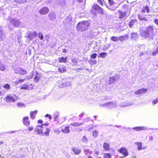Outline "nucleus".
<instances>
[{
  "label": "nucleus",
  "instance_id": "052dcab7",
  "mask_svg": "<svg viewBox=\"0 0 158 158\" xmlns=\"http://www.w3.org/2000/svg\"><path fill=\"white\" fill-rule=\"evenodd\" d=\"M58 115H55L54 117V120H56V119L57 118Z\"/></svg>",
  "mask_w": 158,
  "mask_h": 158
},
{
  "label": "nucleus",
  "instance_id": "58836bf2",
  "mask_svg": "<svg viewBox=\"0 0 158 158\" xmlns=\"http://www.w3.org/2000/svg\"><path fill=\"white\" fill-rule=\"evenodd\" d=\"M103 157L104 158H111V156L110 154L106 153L104 154Z\"/></svg>",
  "mask_w": 158,
  "mask_h": 158
},
{
  "label": "nucleus",
  "instance_id": "dca6fc26",
  "mask_svg": "<svg viewBox=\"0 0 158 158\" xmlns=\"http://www.w3.org/2000/svg\"><path fill=\"white\" fill-rule=\"evenodd\" d=\"M28 117H25L23 119V123L26 126H29L30 124V123L28 121Z\"/></svg>",
  "mask_w": 158,
  "mask_h": 158
},
{
  "label": "nucleus",
  "instance_id": "393cba45",
  "mask_svg": "<svg viewBox=\"0 0 158 158\" xmlns=\"http://www.w3.org/2000/svg\"><path fill=\"white\" fill-rule=\"evenodd\" d=\"M40 78V74L38 73L37 71H36V75L34 78L35 81L38 82Z\"/></svg>",
  "mask_w": 158,
  "mask_h": 158
},
{
  "label": "nucleus",
  "instance_id": "c9c22d12",
  "mask_svg": "<svg viewBox=\"0 0 158 158\" xmlns=\"http://www.w3.org/2000/svg\"><path fill=\"white\" fill-rule=\"evenodd\" d=\"M97 63V61L95 60H89V63L91 65L96 64Z\"/></svg>",
  "mask_w": 158,
  "mask_h": 158
},
{
  "label": "nucleus",
  "instance_id": "7c9ffc66",
  "mask_svg": "<svg viewBox=\"0 0 158 158\" xmlns=\"http://www.w3.org/2000/svg\"><path fill=\"white\" fill-rule=\"evenodd\" d=\"M137 17L139 20L141 21H146L147 20V19L144 16L141 15L139 14H138Z\"/></svg>",
  "mask_w": 158,
  "mask_h": 158
},
{
  "label": "nucleus",
  "instance_id": "9b49d317",
  "mask_svg": "<svg viewBox=\"0 0 158 158\" xmlns=\"http://www.w3.org/2000/svg\"><path fill=\"white\" fill-rule=\"evenodd\" d=\"M120 78L118 75H116L113 77L110 78L109 81L110 84H113L115 81H117Z\"/></svg>",
  "mask_w": 158,
  "mask_h": 158
},
{
  "label": "nucleus",
  "instance_id": "5701e85b",
  "mask_svg": "<svg viewBox=\"0 0 158 158\" xmlns=\"http://www.w3.org/2000/svg\"><path fill=\"white\" fill-rule=\"evenodd\" d=\"M132 104L131 102H122L119 104V106L121 107H125L131 105Z\"/></svg>",
  "mask_w": 158,
  "mask_h": 158
},
{
  "label": "nucleus",
  "instance_id": "6e6d98bb",
  "mask_svg": "<svg viewBox=\"0 0 158 158\" xmlns=\"http://www.w3.org/2000/svg\"><path fill=\"white\" fill-rule=\"evenodd\" d=\"M31 76H30L29 77V78L30 79L34 77V73L33 72H32L31 73Z\"/></svg>",
  "mask_w": 158,
  "mask_h": 158
},
{
  "label": "nucleus",
  "instance_id": "4468645a",
  "mask_svg": "<svg viewBox=\"0 0 158 158\" xmlns=\"http://www.w3.org/2000/svg\"><path fill=\"white\" fill-rule=\"evenodd\" d=\"M71 150L73 152L74 154L75 155H79L81 152V150L76 147H73L71 149Z\"/></svg>",
  "mask_w": 158,
  "mask_h": 158
},
{
  "label": "nucleus",
  "instance_id": "0e129e2a",
  "mask_svg": "<svg viewBox=\"0 0 158 158\" xmlns=\"http://www.w3.org/2000/svg\"><path fill=\"white\" fill-rule=\"evenodd\" d=\"M28 130L29 131H31L33 130V128L32 127H29Z\"/></svg>",
  "mask_w": 158,
  "mask_h": 158
},
{
  "label": "nucleus",
  "instance_id": "72a5a7b5",
  "mask_svg": "<svg viewBox=\"0 0 158 158\" xmlns=\"http://www.w3.org/2000/svg\"><path fill=\"white\" fill-rule=\"evenodd\" d=\"M107 56V53L105 52H103L100 53L99 55L98 56V57L104 58Z\"/></svg>",
  "mask_w": 158,
  "mask_h": 158
},
{
  "label": "nucleus",
  "instance_id": "20e7f679",
  "mask_svg": "<svg viewBox=\"0 0 158 158\" xmlns=\"http://www.w3.org/2000/svg\"><path fill=\"white\" fill-rule=\"evenodd\" d=\"M18 99L17 96L13 94L8 95L4 98V100L8 103L13 102L17 100Z\"/></svg>",
  "mask_w": 158,
  "mask_h": 158
},
{
  "label": "nucleus",
  "instance_id": "2f4dec72",
  "mask_svg": "<svg viewBox=\"0 0 158 158\" xmlns=\"http://www.w3.org/2000/svg\"><path fill=\"white\" fill-rule=\"evenodd\" d=\"M137 20L136 19H134L131 20L129 24V26L130 27H132V26L134 25L135 23L137 22Z\"/></svg>",
  "mask_w": 158,
  "mask_h": 158
},
{
  "label": "nucleus",
  "instance_id": "9d476101",
  "mask_svg": "<svg viewBox=\"0 0 158 158\" xmlns=\"http://www.w3.org/2000/svg\"><path fill=\"white\" fill-rule=\"evenodd\" d=\"M71 84V81H64L63 82H61V85H60V87L62 88H63L68 86H70Z\"/></svg>",
  "mask_w": 158,
  "mask_h": 158
},
{
  "label": "nucleus",
  "instance_id": "13d9d810",
  "mask_svg": "<svg viewBox=\"0 0 158 158\" xmlns=\"http://www.w3.org/2000/svg\"><path fill=\"white\" fill-rule=\"evenodd\" d=\"M25 79H19L18 80V82H23L25 80Z\"/></svg>",
  "mask_w": 158,
  "mask_h": 158
},
{
  "label": "nucleus",
  "instance_id": "bb28decb",
  "mask_svg": "<svg viewBox=\"0 0 158 158\" xmlns=\"http://www.w3.org/2000/svg\"><path fill=\"white\" fill-rule=\"evenodd\" d=\"M58 60L60 63H65L67 62V57H61L58 59Z\"/></svg>",
  "mask_w": 158,
  "mask_h": 158
},
{
  "label": "nucleus",
  "instance_id": "c03bdc74",
  "mask_svg": "<svg viewBox=\"0 0 158 158\" xmlns=\"http://www.w3.org/2000/svg\"><path fill=\"white\" fill-rule=\"evenodd\" d=\"M15 2H16L17 3H23L27 2L26 0H20L19 1H15Z\"/></svg>",
  "mask_w": 158,
  "mask_h": 158
},
{
  "label": "nucleus",
  "instance_id": "4d7b16f0",
  "mask_svg": "<svg viewBox=\"0 0 158 158\" xmlns=\"http://www.w3.org/2000/svg\"><path fill=\"white\" fill-rule=\"evenodd\" d=\"M98 1L100 5H103V3L102 2L101 0H98Z\"/></svg>",
  "mask_w": 158,
  "mask_h": 158
},
{
  "label": "nucleus",
  "instance_id": "2eb2a0df",
  "mask_svg": "<svg viewBox=\"0 0 158 158\" xmlns=\"http://www.w3.org/2000/svg\"><path fill=\"white\" fill-rule=\"evenodd\" d=\"M49 11V9L47 7H44L41 9L40 10V13L41 14L45 15L47 14Z\"/></svg>",
  "mask_w": 158,
  "mask_h": 158
},
{
  "label": "nucleus",
  "instance_id": "680f3d73",
  "mask_svg": "<svg viewBox=\"0 0 158 158\" xmlns=\"http://www.w3.org/2000/svg\"><path fill=\"white\" fill-rule=\"evenodd\" d=\"M43 121L41 120H38L37 123L38 124H40L42 123Z\"/></svg>",
  "mask_w": 158,
  "mask_h": 158
},
{
  "label": "nucleus",
  "instance_id": "de8ad7c7",
  "mask_svg": "<svg viewBox=\"0 0 158 158\" xmlns=\"http://www.w3.org/2000/svg\"><path fill=\"white\" fill-rule=\"evenodd\" d=\"M59 70V71L61 73H63L65 72L66 71V69L65 68H62V69L60 68L58 69Z\"/></svg>",
  "mask_w": 158,
  "mask_h": 158
},
{
  "label": "nucleus",
  "instance_id": "412c9836",
  "mask_svg": "<svg viewBox=\"0 0 158 158\" xmlns=\"http://www.w3.org/2000/svg\"><path fill=\"white\" fill-rule=\"evenodd\" d=\"M48 16L49 18L52 20H54L56 19V14L53 12H50Z\"/></svg>",
  "mask_w": 158,
  "mask_h": 158
},
{
  "label": "nucleus",
  "instance_id": "864d4df0",
  "mask_svg": "<svg viewBox=\"0 0 158 158\" xmlns=\"http://www.w3.org/2000/svg\"><path fill=\"white\" fill-rule=\"evenodd\" d=\"M109 2L111 6L114 3V1L113 0H109Z\"/></svg>",
  "mask_w": 158,
  "mask_h": 158
},
{
  "label": "nucleus",
  "instance_id": "f3484780",
  "mask_svg": "<svg viewBox=\"0 0 158 158\" xmlns=\"http://www.w3.org/2000/svg\"><path fill=\"white\" fill-rule=\"evenodd\" d=\"M131 37L133 40H136L138 39L139 35L137 33L132 32L131 34Z\"/></svg>",
  "mask_w": 158,
  "mask_h": 158
},
{
  "label": "nucleus",
  "instance_id": "ea45409f",
  "mask_svg": "<svg viewBox=\"0 0 158 158\" xmlns=\"http://www.w3.org/2000/svg\"><path fill=\"white\" fill-rule=\"evenodd\" d=\"M111 40L113 41L116 42L118 40V38L117 37L113 36L111 37Z\"/></svg>",
  "mask_w": 158,
  "mask_h": 158
},
{
  "label": "nucleus",
  "instance_id": "7ed1b4c3",
  "mask_svg": "<svg viewBox=\"0 0 158 158\" xmlns=\"http://www.w3.org/2000/svg\"><path fill=\"white\" fill-rule=\"evenodd\" d=\"M89 25L88 21H84L78 23L76 27L78 31L82 32L87 30Z\"/></svg>",
  "mask_w": 158,
  "mask_h": 158
},
{
  "label": "nucleus",
  "instance_id": "a19ab883",
  "mask_svg": "<svg viewBox=\"0 0 158 158\" xmlns=\"http://www.w3.org/2000/svg\"><path fill=\"white\" fill-rule=\"evenodd\" d=\"M38 37L40 39V40H43L44 38V36L43 35V34L42 32H39L38 33Z\"/></svg>",
  "mask_w": 158,
  "mask_h": 158
},
{
  "label": "nucleus",
  "instance_id": "f257e3e1",
  "mask_svg": "<svg viewBox=\"0 0 158 158\" xmlns=\"http://www.w3.org/2000/svg\"><path fill=\"white\" fill-rule=\"evenodd\" d=\"M154 29L152 26H148L145 30L140 31L141 36L148 38L149 39H153Z\"/></svg>",
  "mask_w": 158,
  "mask_h": 158
},
{
  "label": "nucleus",
  "instance_id": "09e8293b",
  "mask_svg": "<svg viewBox=\"0 0 158 158\" xmlns=\"http://www.w3.org/2000/svg\"><path fill=\"white\" fill-rule=\"evenodd\" d=\"M69 21V22H66L67 23V24H69L70 22L72 21V19H69V18H66L64 20V23H65L66 21Z\"/></svg>",
  "mask_w": 158,
  "mask_h": 158
},
{
  "label": "nucleus",
  "instance_id": "37998d69",
  "mask_svg": "<svg viewBox=\"0 0 158 158\" xmlns=\"http://www.w3.org/2000/svg\"><path fill=\"white\" fill-rule=\"evenodd\" d=\"M89 150L86 148H85L84 149V153L85 155H87L89 154Z\"/></svg>",
  "mask_w": 158,
  "mask_h": 158
},
{
  "label": "nucleus",
  "instance_id": "c85d7f7f",
  "mask_svg": "<svg viewBox=\"0 0 158 158\" xmlns=\"http://www.w3.org/2000/svg\"><path fill=\"white\" fill-rule=\"evenodd\" d=\"M110 145L106 142L104 143L103 148L106 151H108L109 149Z\"/></svg>",
  "mask_w": 158,
  "mask_h": 158
},
{
  "label": "nucleus",
  "instance_id": "4be33fe9",
  "mask_svg": "<svg viewBox=\"0 0 158 158\" xmlns=\"http://www.w3.org/2000/svg\"><path fill=\"white\" fill-rule=\"evenodd\" d=\"M5 38V35L3 32V29L2 27H0V40L1 41Z\"/></svg>",
  "mask_w": 158,
  "mask_h": 158
},
{
  "label": "nucleus",
  "instance_id": "3c124183",
  "mask_svg": "<svg viewBox=\"0 0 158 158\" xmlns=\"http://www.w3.org/2000/svg\"><path fill=\"white\" fill-rule=\"evenodd\" d=\"M158 102V98H157L156 99L153 100L152 102V103L154 105H155Z\"/></svg>",
  "mask_w": 158,
  "mask_h": 158
},
{
  "label": "nucleus",
  "instance_id": "473e14b6",
  "mask_svg": "<svg viewBox=\"0 0 158 158\" xmlns=\"http://www.w3.org/2000/svg\"><path fill=\"white\" fill-rule=\"evenodd\" d=\"M0 69L2 71H4L6 70L5 65L2 63L0 61Z\"/></svg>",
  "mask_w": 158,
  "mask_h": 158
},
{
  "label": "nucleus",
  "instance_id": "774afa93",
  "mask_svg": "<svg viewBox=\"0 0 158 158\" xmlns=\"http://www.w3.org/2000/svg\"><path fill=\"white\" fill-rule=\"evenodd\" d=\"M156 51V52H154L152 53V55L153 56H156L157 53Z\"/></svg>",
  "mask_w": 158,
  "mask_h": 158
},
{
  "label": "nucleus",
  "instance_id": "49530a36",
  "mask_svg": "<svg viewBox=\"0 0 158 158\" xmlns=\"http://www.w3.org/2000/svg\"><path fill=\"white\" fill-rule=\"evenodd\" d=\"M98 135V131H94L93 133V135L94 137L96 138Z\"/></svg>",
  "mask_w": 158,
  "mask_h": 158
},
{
  "label": "nucleus",
  "instance_id": "f8f14e48",
  "mask_svg": "<svg viewBox=\"0 0 158 158\" xmlns=\"http://www.w3.org/2000/svg\"><path fill=\"white\" fill-rule=\"evenodd\" d=\"M118 18L120 19H124L126 16L127 14L125 11L123 12L121 10H119L118 11Z\"/></svg>",
  "mask_w": 158,
  "mask_h": 158
},
{
  "label": "nucleus",
  "instance_id": "a18cd8bd",
  "mask_svg": "<svg viewBox=\"0 0 158 158\" xmlns=\"http://www.w3.org/2000/svg\"><path fill=\"white\" fill-rule=\"evenodd\" d=\"M17 106L19 107H25V105L23 103L19 102L17 104Z\"/></svg>",
  "mask_w": 158,
  "mask_h": 158
},
{
  "label": "nucleus",
  "instance_id": "a211bd4d",
  "mask_svg": "<svg viewBox=\"0 0 158 158\" xmlns=\"http://www.w3.org/2000/svg\"><path fill=\"white\" fill-rule=\"evenodd\" d=\"M147 89H144L143 88L141 89H139L138 90L136 91L135 92V94H142L143 93H144L145 92L147 91Z\"/></svg>",
  "mask_w": 158,
  "mask_h": 158
},
{
  "label": "nucleus",
  "instance_id": "6ab92c4d",
  "mask_svg": "<svg viewBox=\"0 0 158 158\" xmlns=\"http://www.w3.org/2000/svg\"><path fill=\"white\" fill-rule=\"evenodd\" d=\"M38 112V111L36 110L34 111H31L30 113V118L32 119H34L35 118V114H36Z\"/></svg>",
  "mask_w": 158,
  "mask_h": 158
},
{
  "label": "nucleus",
  "instance_id": "e433bc0d",
  "mask_svg": "<svg viewBox=\"0 0 158 158\" xmlns=\"http://www.w3.org/2000/svg\"><path fill=\"white\" fill-rule=\"evenodd\" d=\"M21 89H23L28 90L29 88L28 85L26 84H24L21 87Z\"/></svg>",
  "mask_w": 158,
  "mask_h": 158
},
{
  "label": "nucleus",
  "instance_id": "a878e982",
  "mask_svg": "<svg viewBox=\"0 0 158 158\" xmlns=\"http://www.w3.org/2000/svg\"><path fill=\"white\" fill-rule=\"evenodd\" d=\"M128 38V35H124L123 36H120L119 37L118 40L121 42H123L124 40H126Z\"/></svg>",
  "mask_w": 158,
  "mask_h": 158
},
{
  "label": "nucleus",
  "instance_id": "4c0bfd02",
  "mask_svg": "<svg viewBox=\"0 0 158 158\" xmlns=\"http://www.w3.org/2000/svg\"><path fill=\"white\" fill-rule=\"evenodd\" d=\"M3 87L7 90H10V85L8 84H6L3 86Z\"/></svg>",
  "mask_w": 158,
  "mask_h": 158
},
{
  "label": "nucleus",
  "instance_id": "f03ea898",
  "mask_svg": "<svg viewBox=\"0 0 158 158\" xmlns=\"http://www.w3.org/2000/svg\"><path fill=\"white\" fill-rule=\"evenodd\" d=\"M43 124L41 125H37L36 126L37 128L35 129V131L37 132V134L41 136H43L45 134V135L48 136L49 135L50 130L49 128L43 127Z\"/></svg>",
  "mask_w": 158,
  "mask_h": 158
},
{
  "label": "nucleus",
  "instance_id": "cd10ccee",
  "mask_svg": "<svg viewBox=\"0 0 158 158\" xmlns=\"http://www.w3.org/2000/svg\"><path fill=\"white\" fill-rule=\"evenodd\" d=\"M135 144L137 146V149L138 150H141L142 149V142H137L135 143Z\"/></svg>",
  "mask_w": 158,
  "mask_h": 158
},
{
  "label": "nucleus",
  "instance_id": "f704fd0d",
  "mask_svg": "<svg viewBox=\"0 0 158 158\" xmlns=\"http://www.w3.org/2000/svg\"><path fill=\"white\" fill-rule=\"evenodd\" d=\"M81 140L82 142L85 144H86L88 142V139L85 136H83L81 139Z\"/></svg>",
  "mask_w": 158,
  "mask_h": 158
},
{
  "label": "nucleus",
  "instance_id": "c756f323",
  "mask_svg": "<svg viewBox=\"0 0 158 158\" xmlns=\"http://www.w3.org/2000/svg\"><path fill=\"white\" fill-rule=\"evenodd\" d=\"M83 124V123H79L78 122H74L71 123L70 125L71 126L74 127H78L81 125H82Z\"/></svg>",
  "mask_w": 158,
  "mask_h": 158
},
{
  "label": "nucleus",
  "instance_id": "bf43d9fd",
  "mask_svg": "<svg viewBox=\"0 0 158 158\" xmlns=\"http://www.w3.org/2000/svg\"><path fill=\"white\" fill-rule=\"evenodd\" d=\"M155 23L158 25V19H156L154 20Z\"/></svg>",
  "mask_w": 158,
  "mask_h": 158
},
{
  "label": "nucleus",
  "instance_id": "b1692460",
  "mask_svg": "<svg viewBox=\"0 0 158 158\" xmlns=\"http://www.w3.org/2000/svg\"><path fill=\"white\" fill-rule=\"evenodd\" d=\"M61 131L63 133L65 134L69 133L70 131L69 130V126L65 127L64 129H62Z\"/></svg>",
  "mask_w": 158,
  "mask_h": 158
},
{
  "label": "nucleus",
  "instance_id": "8fccbe9b",
  "mask_svg": "<svg viewBox=\"0 0 158 158\" xmlns=\"http://www.w3.org/2000/svg\"><path fill=\"white\" fill-rule=\"evenodd\" d=\"M144 8L147 13H148L150 12V9L148 6H146Z\"/></svg>",
  "mask_w": 158,
  "mask_h": 158
},
{
  "label": "nucleus",
  "instance_id": "1a4fd4ad",
  "mask_svg": "<svg viewBox=\"0 0 158 158\" xmlns=\"http://www.w3.org/2000/svg\"><path fill=\"white\" fill-rule=\"evenodd\" d=\"M92 8L93 9L97 10L101 14L103 13L102 9L97 4H94L92 6Z\"/></svg>",
  "mask_w": 158,
  "mask_h": 158
},
{
  "label": "nucleus",
  "instance_id": "79ce46f5",
  "mask_svg": "<svg viewBox=\"0 0 158 158\" xmlns=\"http://www.w3.org/2000/svg\"><path fill=\"white\" fill-rule=\"evenodd\" d=\"M97 54L96 53H94L91 55L90 58L94 60L96 58Z\"/></svg>",
  "mask_w": 158,
  "mask_h": 158
},
{
  "label": "nucleus",
  "instance_id": "39448f33",
  "mask_svg": "<svg viewBox=\"0 0 158 158\" xmlns=\"http://www.w3.org/2000/svg\"><path fill=\"white\" fill-rule=\"evenodd\" d=\"M117 106V104L116 102H108L104 104L100 105L101 106L104 107H107L109 109H111L112 108L116 107Z\"/></svg>",
  "mask_w": 158,
  "mask_h": 158
},
{
  "label": "nucleus",
  "instance_id": "423d86ee",
  "mask_svg": "<svg viewBox=\"0 0 158 158\" xmlns=\"http://www.w3.org/2000/svg\"><path fill=\"white\" fill-rule=\"evenodd\" d=\"M15 73L20 74L22 75H24L27 73V71L20 67H18L14 70Z\"/></svg>",
  "mask_w": 158,
  "mask_h": 158
},
{
  "label": "nucleus",
  "instance_id": "aec40b11",
  "mask_svg": "<svg viewBox=\"0 0 158 158\" xmlns=\"http://www.w3.org/2000/svg\"><path fill=\"white\" fill-rule=\"evenodd\" d=\"M133 129L136 131H141L142 130H146L148 129L145 127H134L133 128Z\"/></svg>",
  "mask_w": 158,
  "mask_h": 158
},
{
  "label": "nucleus",
  "instance_id": "ddd939ff",
  "mask_svg": "<svg viewBox=\"0 0 158 158\" xmlns=\"http://www.w3.org/2000/svg\"><path fill=\"white\" fill-rule=\"evenodd\" d=\"M118 152L120 153H122L125 156H127L128 155L127 150L126 148H120L118 150Z\"/></svg>",
  "mask_w": 158,
  "mask_h": 158
},
{
  "label": "nucleus",
  "instance_id": "e2e57ef3",
  "mask_svg": "<svg viewBox=\"0 0 158 158\" xmlns=\"http://www.w3.org/2000/svg\"><path fill=\"white\" fill-rule=\"evenodd\" d=\"M127 5H123V6L122 7V8L123 9H125L127 7Z\"/></svg>",
  "mask_w": 158,
  "mask_h": 158
},
{
  "label": "nucleus",
  "instance_id": "5fc2aeb1",
  "mask_svg": "<svg viewBox=\"0 0 158 158\" xmlns=\"http://www.w3.org/2000/svg\"><path fill=\"white\" fill-rule=\"evenodd\" d=\"M46 117H48L50 119V120L51 118H52V116L51 115L48 114H47L45 116Z\"/></svg>",
  "mask_w": 158,
  "mask_h": 158
},
{
  "label": "nucleus",
  "instance_id": "603ef678",
  "mask_svg": "<svg viewBox=\"0 0 158 158\" xmlns=\"http://www.w3.org/2000/svg\"><path fill=\"white\" fill-rule=\"evenodd\" d=\"M83 120L85 122H88L90 120V119L89 118L87 117L84 118Z\"/></svg>",
  "mask_w": 158,
  "mask_h": 158
},
{
  "label": "nucleus",
  "instance_id": "338daca9",
  "mask_svg": "<svg viewBox=\"0 0 158 158\" xmlns=\"http://www.w3.org/2000/svg\"><path fill=\"white\" fill-rule=\"evenodd\" d=\"M116 7H114V8H109V9L111 10H114L116 9Z\"/></svg>",
  "mask_w": 158,
  "mask_h": 158
},
{
  "label": "nucleus",
  "instance_id": "6e6552de",
  "mask_svg": "<svg viewBox=\"0 0 158 158\" xmlns=\"http://www.w3.org/2000/svg\"><path fill=\"white\" fill-rule=\"evenodd\" d=\"M9 22L12 25H13L15 27L19 26L20 24L19 20L17 19H10Z\"/></svg>",
  "mask_w": 158,
  "mask_h": 158
},
{
  "label": "nucleus",
  "instance_id": "69168bd1",
  "mask_svg": "<svg viewBox=\"0 0 158 158\" xmlns=\"http://www.w3.org/2000/svg\"><path fill=\"white\" fill-rule=\"evenodd\" d=\"M84 113H83L80 114L79 115V117H83V116H84Z\"/></svg>",
  "mask_w": 158,
  "mask_h": 158
},
{
  "label": "nucleus",
  "instance_id": "0eeeda50",
  "mask_svg": "<svg viewBox=\"0 0 158 158\" xmlns=\"http://www.w3.org/2000/svg\"><path fill=\"white\" fill-rule=\"evenodd\" d=\"M37 36V33L36 31H33L32 32H28L26 33V36L30 40H31L35 37Z\"/></svg>",
  "mask_w": 158,
  "mask_h": 158
}]
</instances>
